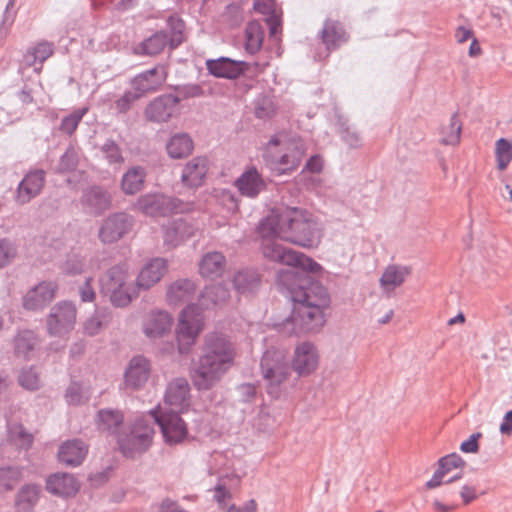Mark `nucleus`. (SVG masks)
I'll return each mask as SVG.
<instances>
[{"mask_svg":"<svg viewBox=\"0 0 512 512\" xmlns=\"http://www.w3.org/2000/svg\"><path fill=\"white\" fill-rule=\"evenodd\" d=\"M262 253L270 261L298 268L284 271L279 282L285 286L293 301L291 316L283 323L288 334H304L319 329L325 322V310L330 306L327 290L312 283L309 273L318 274L322 267L312 258L278 242L314 248L321 242V228L313 215L296 207L272 212L259 225Z\"/></svg>","mask_w":512,"mask_h":512,"instance_id":"1","label":"nucleus"},{"mask_svg":"<svg viewBox=\"0 0 512 512\" xmlns=\"http://www.w3.org/2000/svg\"><path fill=\"white\" fill-rule=\"evenodd\" d=\"M237 348L229 337L212 333L205 337L202 354L192 372V381L199 390L213 387L234 365Z\"/></svg>","mask_w":512,"mask_h":512,"instance_id":"2","label":"nucleus"},{"mask_svg":"<svg viewBox=\"0 0 512 512\" xmlns=\"http://www.w3.org/2000/svg\"><path fill=\"white\" fill-rule=\"evenodd\" d=\"M267 159L279 174L295 170L305 155L302 141L279 134L271 138L266 149Z\"/></svg>","mask_w":512,"mask_h":512,"instance_id":"3","label":"nucleus"},{"mask_svg":"<svg viewBox=\"0 0 512 512\" xmlns=\"http://www.w3.org/2000/svg\"><path fill=\"white\" fill-rule=\"evenodd\" d=\"M103 289L109 295L111 302L118 307L128 305L139 294L137 283L132 281L125 266L113 267L109 271Z\"/></svg>","mask_w":512,"mask_h":512,"instance_id":"4","label":"nucleus"},{"mask_svg":"<svg viewBox=\"0 0 512 512\" xmlns=\"http://www.w3.org/2000/svg\"><path fill=\"white\" fill-rule=\"evenodd\" d=\"M153 436L152 420L149 417L138 419L129 432L118 435L119 448L126 457L134 458L150 447Z\"/></svg>","mask_w":512,"mask_h":512,"instance_id":"5","label":"nucleus"},{"mask_svg":"<svg viewBox=\"0 0 512 512\" xmlns=\"http://www.w3.org/2000/svg\"><path fill=\"white\" fill-rule=\"evenodd\" d=\"M204 327V317L194 304L183 309L179 315L175 331L178 349L181 353L190 351Z\"/></svg>","mask_w":512,"mask_h":512,"instance_id":"6","label":"nucleus"},{"mask_svg":"<svg viewBox=\"0 0 512 512\" xmlns=\"http://www.w3.org/2000/svg\"><path fill=\"white\" fill-rule=\"evenodd\" d=\"M261 373L266 381L267 392L277 396L280 386L290 377L284 354L278 350L266 351L261 360Z\"/></svg>","mask_w":512,"mask_h":512,"instance_id":"7","label":"nucleus"},{"mask_svg":"<svg viewBox=\"0 0 512 512\" xmlns=\"http://www.w3.org/2000/svg\"><path fill=\"white\" fill-rule=\"evenodd\" d=\"M321 364L318 346L311 341H302L295 345L290 357V367L300 378H307L317 373Z\"/></svg>","mask_w":512,"mask_h":512,"instance_id":"8","label":"nucleus"},{"mask_svg":"<svg viewBox=\"0 0 512 512\" xmlns=\"http://www.w3.org/2000/svg\"><path fill=\"white\" fill-rule=\"evenodd\" d=\"M138 209L151 217L169 216L187 211L188 205L162 194H146L137 201Z\"/></svg>","mask_w":512,"mask_h":512,"instance_id":"9","label":"nucleus"},{"mask_svg":"<svg viewBox=\"0 0 512 512\" xmlns=\"http://www.w3.org/2000/svg\"><path fill=\"white\" fill-rule=\"evenodd\" d=\"M149 418L153 424L157 423L159 425L167 444L181 443L187 437V425L179 416V413L163 412L160 416L151 413Z\"/></svg>","mask_w":512,"mask_h":512,"instance_id":"10","label":"nucleus"},{"mask_svg":"<svg viewBox=\"0 0 512 512\" xmlns=\"http://www.w3.org/2000/svg\"><path fill=\"white\" fill-rule=\"evenodd\" d=\"M76 308L71 303H61L55 306L47 320L48 331L53 336L64 338L74 327Z\"/></svg>","mask_w":512,"mask_h":512,"instance_id":"11","label":"nucleus"},{"mask_svg":"<svg viewBox=\"0 0 512 512\" xmlns=\"http://www.w3.org/2000/svg\"><path fill=\"white\" fill-rule=\"evenodd\" d=\"M145 114L150 121L167 122L179 114V99L173 95L160 96L147 106Z\"/></svg>","mask_w":512,"mask_h":512,"instance_id":"12","label":"nucleus"},{"mask_svg":"<svg viewBox=\"0 0 512 512\" xmlns=\"http://www.w3.org/2000/svg\"><path fill=\"white\" fill-rule=\"evenodd\" d=\"M132 221L130 217L124 213L114 214L103 222L99 238L104 243H113L122 238L131 228Z\"/></svg>","mask_w":512,"mask_h":512,"instance_id":"13","label":"nucleus"},{"mask_svg":"<svg viewBox=\"0 0 512 512\" xmlns=\"http://www.w3.org/2000/svg\"><path fill=\"white\" fill-rule=\"evenodd\" d=\"M189 384L187 380L178 378L171 381L167 387L164 404L168 412L180 413L189 405Z\"/></svg>","mask_w":512,"mask_h":512,"instance_id":"14","label":"nucleus"},{"mask_svg":"<svg viewBox=\"0 0 512 512\" xmlns=\"http://www.w3.org/2000/svg\"><path fill=\"white\" fill-rule=\"evenodd\" d=\"M167 70L164 66L158 65L136 76L132 81V89L139 96L158 90L166 81Z\"/></svg>","mask_w":512,"mask_h":512,"instance_id":"15","label":"nucleus"},{"mask_svg":"<svg viewBox=\"0 0 512 512\" xmlns=\"http://www.w3.org/2000/svg\"><path fill=\"white\" fill-rule=\"evenodd\" d=\"M167 269V261L163 258H154L145 263L136 278L139 291L156 285L166 274Z\"/></svg>","mask_w":512,"mask_h":512,"instance_id":"16","label":"nucleus"},{"mask_svg":"<svg viewBox=\"0 0 512 512\" xmlns=\"http://www.w3.org/2000/svg\"><path fill=\"white\" fill-rule=\"evenodd\" d=\"M172 325L173 319L167 312H151L143 321V331L148 338L159 339L170 333Z\"/></svg>","mask_w":512,"mask_h":512,"instance_id":"17","label":"nucleus"},{"mask_svg":"<svg viewBox=\"0 0 512 512\" xmlns=\"http://www.w3.org/2000/svg\"><path fill=\"white\" fill-rule=\"evenodd\" d=\"M57 286L53 282H42L29 290L24 296L23 306L28 310H37L45 307L54 297Z\"/></svg>","mask_w":512,"mask_h":512,"instance_id":"18","label":"nucleus"},{"mask_svg":"<svg viewBox=\"0 0 512 512\" xmlns=\"http://www.w3.org/2000/svg\"><path fill=\"white\" fill-rule=\"evenodd\" d=\"M150 371V363L146 358L142 356L132 358L125 371V384L133 389L142 387L149 379Z\"/></svg>","mask_w":512,"mask_h":512,"instance_id":"19","label":"nucleus"},{"mask_svg":"<svg viewBox=\"0 0 512 512\" xmlns=\"http://www.w3.org/2000/svg\"><path fill=\"white\" fill-rule=\"evenodd\" d=\"M53 54V43L40 41L26 50L23 54L22 64L25 67H34V71L40 74L43 69V63Z\"/></svg>","mask_w":512,"mask_h":512,"instance_id":"20","label":"nucleus"},{"mask_svg":"<svg viewBox=\"0 0 512 512\" xmlns=\"http://www.w3.org/2000/svg\"><path fill=\"white\" fill-rule=\"evenodd\" d=\"M207 172L208 160L204 157H196L185 165L181 179L185 186L198 188L203 185Z\"/></svg>","mask_w":512,"mask_h":512,"instance_id":"21","label":"nucleus"},{"mask_svg":"<svg viewBox=\"0 0 512 512\" xmlns=\"http://www.w3.org/2000/svg\"><path fill=\"white\" fill-rule=\"evenodd\" d=\"M226 264V258L222 253L208 252L199 261V274L210 280L220 278L225 272Z\"/></svg>","mask_w":512,"mask_h":512,"instance_id":"22","label":"nucleus"},{"mask_svg":"<svg viewBox=\"0 0 512 512\" xmlns=\"http://www.w3.org/2000/svg\"><path fill=\"white\" fill-rule=\"evenodd\" d=\"M46 488L55 495L69 497L78 492L79 483L71 474L56 473L47 479Z\"/></svg>","mask_w":512,"mask_h":512,"instance_id":"23","label":"nucleus"},{"mask_svg":"<svg viewBox=\"0 0 512 512\" xmlns=\"http://www.w3.org/2000/svg\"><path fill=\"white\" fill-rule=\"evenodd\" d=\"M43 185V171H33L28 173L18 186L17 201L22 204L29 202L40 193Z\"/></svg>","mask_w":512,"mask_h":512,"instance_id":"24","label":"nucleus"},{"mask_svg":"<svg viewBox=\"0 0 512 512\" xmlns=\"http://www.w3.org/2000/svg\"><path fill=\"white\" fill-rule=\"evenodd\" d=\"M88 446L80 440L64 442L58 452L59 460L68 466H78L86 458Z\"/></svg>","mask_w":512,"mask_h":512,"instance_id":"25","label":"nucleus"},{"mask_svg":"<svg viewBox=\"0 0 512 512\" xmlns=\"http://www.w3.org/2000/svg\"><path fill=\"white\" fill-rule=\"evenodd\" d=\"M244 62H238L229 58H219L216 60H207L206 67L208 71L222 78H236L244 71Z\"/></svg>","mask_w":512,"mask_h":512,"instance_id":"26","label":"nucleus"},{"mask_svg":"<svg viewBox=\"0 0 512 512\" xmlns=\"http://www.w3.org/2000/svg\"><path fill=\"white\" fill-rule=\"evenodd\" d=\"M239 192L247 197H255L265 188V182L254 168L246 170L235 182Z\"/></svg>","mask_w":512,"mask_h":512,"instance_id":"27","label":"nucleus"},{"mask_svg":"<svg viewBox=\"0 0 512 512\" xmlns=\"http://www.w3.org/2000/svg\"><path fill=\"white\" fill-rule=\"evenodd\" d=\"M230 298L229 290L222 285H210L204 288L199 298L202 309H211L225 305Z\"/></svg>","mask_w":512,"mask_h":512,"instance_id":"28","label":"nucleus"},{"mask_svg":"<svg viewBox=\"0 0 512 512\" xmlns=\"http://www.w3.org/2000/svg\"><path fill=\"white\" fill-rule=\"evenodd\" d=\"M409 274L410 269L408 267L390 265L380 278L381 288L386 292H391L402 285Z\"/></svg>","mask_w":512,"mask_h":512,"instance_id":"29","label":"nucleus"},{"mask_svg":"<svg viewBox=\"0 0 512 512\" xmlns=\"http://www.w3.org/2000/svg\"><path fill=\"white\" fill-rule=\"evenodd\" d=\"M232 283L238 293L247 294L259 287L260 277L253 270H241L234 275Z\"/></svg>","mask_w":512,"mask_h":512,"instance_id":"30","label":"nucleus"},{"mask_svg":"<svg viewBox=\"0 0 512 512\" xmlns=\"http://www.w3.org/2000/svg\"><path fill=\"white\" fill-rule=\"evenodd\" d=\"M195 292V285L190 280H177L170 285L167 291V299L171 304H179L187 301Z\"/></svg>","mask_w":512,"mask_h":512,"instance_id":"31","label":"nucleus"},{"mask_svg":"<svg viewBox=\"0 0 512 512\" xmlns=\"http://www.w3.org/2000/svg\"><path fill=\"white\" fill-rule=\"evenodd\" d=\"M40 489L35 485H26L18 492L15 501L17 512H31L39 499Z\"/></svg>","mask_w":512,"mask_h":512,"instance_id":"32","label":"nucleus"},{"mask_svg":"<svg viewBox=\"0 0 512 512\" xmlns=\"http://www.w3.org/2000/svg\"><path fill=\"white\" fill-rule=\"evenodd\" d=\"M193 150V142L186 134H177L167 143V152L170 157L179 159L188 156Z\"/></svg>","mask_w":512,"mask_h":512,"instance_id":"33","label":"nucleus"},{"mask_svg":"<svg viewBox=\"0 0 512 512\" xmlns=\"http://www.w3.org/2000/svg\"><path fill=\"white\" fill-rule=\"evenodd\" d=\"M264 39V31L261 24L257 21H251L245 28V48L254 54L260 50Z\"/></svg>","mask_w":512,"mask_h":512,"instance_id":"34","label":"nucleus"},{"mask_svg":"<svg viewBox=\"0 0 512 512\" xmlns=\"http://www.w3.org/2000/svg\"><path fill=\"white\" fill-rule=\"evenodd\" d=\"M145 172L141 167L129 169L122 178V190L126 194H135L143 188Z\"/></svg>","mask_w":512,"mask_h":512,"instance_id":"35","label":"nucleus"},{"mask_svg":"<svg viewBox=\"0 0 512 512\" xmlns=\"http://www.w3.org/2000/svg\"><path fill=\"white\" fill-rule=\"evenodd\" d=\"M322 40L327 47L339 45L347 40L346 32L339 22L328 20L322 31Z\"/></svg>","mask_w":512,"mask_h":512,"instance_id":"36","label":"nucleus"},{"mask_svg":"<svg viewBox=\"0 0 512 512\" xmlns=\"http://www.w3.org/2000/svg\"><path fill=\"white\" fill-rule=\"evenodd\" d=\"M86 203L89 206L91 212L99 214L110 207L111 197L106 191L96 187L92 188L87 193Z\"/></svg>","mask_w":512,"mask_h":512,"instance_id":"37","label":"nucleus"},{"mask_svg":"<svg viewBox=\"0 0 512 512\" xmlns=\"http://www.w3.org/2000/svg\"><path fill=\"white\" fill-rule=\"evenodd\" d=\"M462 131V123L458 114L454 113L449 121V124L442 128L441 142L445 145H457L460 141Z\"/></svg>","mask_w":512,"mask_h":512,"instance_id":"38","label":"nucleus"},{"mask_svg":"<svg viewBox=\"0 0 512 512\" xmlns=\"http://www.w3.org/2000/svg\"><path fill=\"white\" fill-rule=\"evenodd\" d=\"M98 427L103 431L115 432L116 428L122 424L123 415L118 410L103 409L98 414Z\"/></svg>","mask_w":512,"mask_h":512,"instance_id":"39","label":"nucleus"},{"mask_svg":"<svg viewBox=\"0 0 512 512\" xmlns=\"http://www.w3.org/2000/svg\"><path fill=\"white\" fill-rule=\"evenodd\" d=\"M37 344V339L33 332L24 331L15 339V353L18 357L29 358V353H33Z\"/></svg>","mask_w":512,"mask_h":512,"instance_id":"40","label":"nucleus"},{"mask_svg":"<svg viewBox=\"0 0 512 512\" xmlns=\"http://www.w3.org/2000/svg\"><path fill=\"white\" fill-rule=\"evenodd\" d=\"M495 156L498 169L501 171L505 170L512 160V143L504 138L497 140Z\"/></svg>","mask_w":512,"mask_h":512,"instance_id":"41","label":"nucleus"},{"mask_svg":"<svg viewBox=\"0 0 512 512\" xmlns=\"http://www.w3.org/2000/svg\"><path fill=\"white\" fill-rule=\"evenodd\" d=\"M167 45V37L163 33H155L146 39L140 46L142 53L153 56L163 51Z\"/></svg>","mask_w":512,"mask_h":512,"instance_id":"42","label":"nucleus"},{"mask_svg":"<svg viewBox=\"0 0 512 512\" xmlns=\"http://www.w3.org/2000/svg\"><path fill=\"white\" fill-rule=\"evenodd\" d=\"M9 441L18 448L27 449L33 442V436L15 424L9 427Z\"/></svg>","mask_w":512,"mask_h":512,"instance_id":"43","label":"nucleus"},{"mask_svg":"<svg viewBox=\"0 0 512 512\" xmlns=\"http://www.w3.org/2000/svg\"><path fill=\"white\" fill-rule=\"evenodd\" d=\"M465 465V461L456 453L447 455L442 457L439 460L438 469L447 476L453 471H459L456 474H460L462 476V469Z\"/></svg>","mask_w":512,"mask_h":512,"instance_id":"44","label":"nucleus"},{"mask_svg":"<svg viewBox=\"0 0 512 512\" xmlns=\"http://www.w3.org/2000/svg\"><path fill=\"white\" fill-rule=\"evenodd\" d=\"M20 473L13 468L0 469V492L12 489L19 481Z\"/></svg>","mask_w":512,"mask_h":512,"instance_id":"45","label":"nucleus"},{"mask_svg":"<svg viewBox=\"0 0 512 512\" xmlns=\"http://www.w3.org/2000/svg\"><path fill=\"white\" fill-rule=\"evenodd\" d=\"M189 227L186 223L179 221L175 223L173 229L166 232V241L170 244L176 245L178 242L183 241L188 236Z\"/></svg>","mask_w":512,"mask_h":512,"instance_id":"46","label":"nucleus"},{"mask_svg":"<svg viewBox=\"0 0 512 512\" xmlns=\"http://www.w3.org/2000/svg\"><path fill=\"white\" fill-rule=\"evenodd\" d=\"M168 25L172 31L171 46L174 48L183 41L184 22L176 16L168 19Z\"/></svg>","mask_w":512,"mask_h":512,"instance_id":"47","label":"nucleus"},{"mask_svg":"<svg viewBox=\"0 0 512 512\" xmlns=\"http://www.w3.org/2000/svg\"><path fill=\"white\" fill-rule=\"evenodd\" d=\"M214 499L218 503L219 508L227 512V507L232 499L231 492L226 488L224 484L218 483L214 488Z\"/></svg>","mask_w":512,"mask_h":512,"instance_id":"48","label":"nucleus"},{"mask_svg":"<svg viewBox=\"0 0 512 512\" xmlns=\"http://www.w3.org/2000/svg\"><path fill=\"white\" fill-rule=\"evenodd\" d=\"M16 256V248L7 240H0V267L10 263Z\"/></svg>","mask_w":512,"mask_h":512,"instance_id":"49","label":"nucleus"},{"mask_svg":"<svg viewBox=\"0 0 512 512\" xmlns=\"http://www.w3.org/2000/svg\"><path fill=\"white\" fill-rule=\"evenodd\" d=\"M84 113L85 110H83L82 112H74L71 115L65 117L61 123V130L67 134H72L76 130Z\"/></svg>","mask_w":512,"mask_h":512,"instance_id":"50","label":"nucleus"},{"mask_svg":"<svg viewBox=\"0 0 512 512\" xmlns=\"http://www.w3.org/2000/svg\"><path fill=\"white\" fill-rule=\"evenodd\" d=\"M19 383L26 389L35 390L39 387V377L32 370H24L19 376Z\"/></svg>","mask_w":512,"mask_h":512,"instance_id":"51","label":"nucleus"},{"mask_svg":"<svg viewBox=\"0 0 512 512\" xmlns=\"http://www.w3.org/2000/svg\"><path fill=\"white\" fill-rule=\"evenodd\" d=\"M103 152L110 163H122L123 158L121 156L119 148L114 143H107L103 146Z\"/></svg>","mask_w":512,"mask_h":512,"instance_id":"52","label":"nucleus"},{"mask_svg":"<svg viewBox=\"0 0 512 512\" xmlns=\"http://www.w3.org/2000/svg\"><path fill=\"white\" fill-rule=\"evenodd\" d=\"M77 165V156L74 151H67L61 158L59 169L63 172L74 169Z\"/></svg>","mask_w":512,"mask_h":512,"instance_id":"53","label":"nucleus"},{"mask_svg":"<svg viewBox=\"0 0 512 512\" xmlns=\"http://www.w3.org/2000/svg\"><path fill=\"white\" fill-rule=\"evenodd\" d=\"M276 107L271 100L264 99L256 108V115L259 118H269L274 115Z\"/></svg>","mask_w":512,"mask_h":512,"instance_id":"54","label":"nucleus"},{"mask_svg":"<svg viewBox=\"0 0 512 512\" xmlns=\"http://www.w3.org/2000/svg\"><path fill=\"white\" fill-rule=\"evenodd\" d=\"M445 477L446 476L439 469H437L436 472L434 473L433 477L427 482V487L428 488H436V487L440 486L442 483H450L452 481L460 479L461 475L455 474L447 480H444Z\"/></svg>","mask_w":512,"mask_h":512,"instance_id":"55","label":"nucleus"},{"mask_svg":"<svg viewBox=\"0 0 512 512\" xmlns=\"http://www.w3.org/2000/svg\"><path fill=\"white\" fill-rule=\"evenodd\" d=\"M66 401L70 405L80 404L82 401L81 387L78 384H72L66 392Z\"/></svg>","mask_w":512,"mask_h":512,"instance_id":"56","label":"nucleus"},{"mask_svg":"<svg viewBox=\"0 0 512 512\" xmlns=\"http://www.w3.org/2000/svg\"><path fill=\"white\" fill-rule=\"evenodd\" d=\"M480 436V433L472 434L469 439L462 442L460 450L464 453H476L479 449L478 439Z\"/></svg>","mask_w":512,"mask_h":512,"instance_id":"57","label":"nucleus"},{"mask_svg":"<svg viewBox=\"0 0 512 512\" xmlns=\"http://www.w3.org/2000/svg\"><path fill=\"white\" fill-rule=\"evenodd\" d=\"M139 97H140L139 94L135 90L128 91L127 93H125V95L122 98H120L116 102L117 108L119 109V111L124 112L129 108L130 103H132L134 100L138 99Z\"/></svg>","mask_w":512,"mask_h":512,"instance_id":"58","label":"nucleus"},{"mask_svg":"<svg viewBox=\"0 0 512 512\" xmlns=\"http://www.w3.org/2000/svg\"><path fill=\"white\" fill-rule=\"evenodd\" d=\"M257 503L254 499L249 500L241 507H237L234 504H231L227 507V512H256Z\"/></svg>","mask_w":512,"mask_h":512,"instance_id":"59","label":"nucleus"},{"mask_svg":"<svg viewBox=\"0 0 512 512\" xmlns=\"http://www.w3.org/2000/svg\"><path fill=\"white\" fill-rule=\"evenodd\" d=\"M254 8L262 14H269L274 10V0H255Z\"/></svg>","mask_w":512,"mask_h":512,"instance_id":"60","label":"nucleus"},{"mask_svg":"<svg viewBox=\"0 0 512 512\" xmlns=\"http://www.w3.org/2000/svg\"><path fill=\"white\" fill-rule=\"evenodd\" d=\"M460 495L464 504H469L477 498L476 488L474 486L465 485L460 491Z\"/></svg>","mask_w":512,"mask_h":512,"instance_id":"61","label":"nucleus"},{"mask_svg":"<svg viewBox=\"0 0 512 512\" xmlns=\"http://www.w3.org/2000/svg\"><path fill=\"white\" fill-rule=\"evenodd\" d=\"M500 432L506 435L512 434V410L505 414L503 422L500 425Z\"/></svg>","mask_w":512,"mask_h":512,"instance_id":"62","label":"nucleus"},{"mask_svg":"<svg viewBox=\"0 0 512 512\" xmlns=\"http://www.w3.org/2000/svg\"><path fill=\"white\" fill-rule=\"evenodd\" d=\"M81 298L84 302L92 301L95 297V293L90 286V279H86L85 286L80 291Z\"/></svg>","mask_w":512,"mask_h":512,"instance_id":"63","label":"nucleus"},{"mask_svg":"<svg viewBox=\"0 0 512 512\" xmlns=\"http://www.w3.org/2000/svg\"><path fill=\"white\" fill-rule=\"evenodd\" d=\"M457 42L464 43L473 37V33L470 29L465 27H459L455 33Z\"/></svg>","mask_w":512,"mask_h":512,"instance_id":"64","label":"nucleus"}]
</instances>
